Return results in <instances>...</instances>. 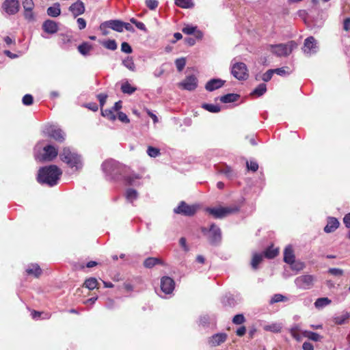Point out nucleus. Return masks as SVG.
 <instances>
[{"mask_svg":"<svg viewBox=\"0 0 350 350\" xmlns=\"http://www.w3.org/2000/svg\"><path fill=\"white\" fill-rule=\"evenodd\" d=\"M28 275H33L35 278H39L42 274V269L37 264H32L26 269Z\"/></svg>","mask_w":350,"mask_h":350,"instance_id":"393cba45","label":"nucleus"},{"mask_svg":"<svg viewBox=\"0 0 350 350\" xmlns=\"http://www.w3.org/2000/svg\"><path fill=\"white\" fill-rule=\"evenodd\" d=\"M202 108L211 113H218L221 111V107L218 105L203 103Z\"/></svg>","mask_w":350,"mask_h":350,"instance_id":"c9c22d12","label":"nucleus"},{"mask_svg":"<svg viewBox=\"0 0 350 350\" xmlns=\"http://www.w3.org/2000/svg\"><path fill=\"white\" fill-rule=\"evenodd\" d=\"M125 197L129 202H133L138 197L137 191L133 189H128L126 191Z\"/></svg>","mask_w":350,"mask_h":350,"instance_id":"f704fd0d","label":"nucleus"},{"mask_svg":"<svg viewBox=\"0 0 350 350\" xmlns=\"http://www.w3.org/2000/svg\"><path fill=\"white\" fill-rule=\"evenodd\" d=\"M225 82V81L220 79H211L206 83L205 89L209 92L214 91L221 88L224 85Z\"/></svg>","mask_w":350,"mask_h":350,"instance_id":"dca6fc26","label":"nucleus"},{"mask_svg":"<svg viewBox=\"0 0 350 350\" xmlns=\"http://www.w3.org/2000/svg\"><path fill=\"white\" fill-rule=\"evenodd\" d=\"M24 17L29 21H34L35 17L33 12V10H24Z\"/></svg>","mask_w":350,"mask_h":350,"instance_id":"13d9d810","label":"nucleus"},{"mask_svg":"<svg viewBox=\"0 0 350 350\" xmlns=\"http://www.w3.org/2000/svg\"><path fill=\"white\" fill-rule=\"evenodd\" d=\"M262 254L258 253L254 254L251 261V266L252 269H257L259 264L262 261Z\"/></svg>","mask_w":350,"mask_h":350,"instance_id":"c756f323","label":"nucleus"},{"mask_svg":"<svg viewBox=\"0 0 350 350\" xmlns=\"http://www.w3.org/2000/svg\"><path fill=\"white\" fill-rule=\"evenodd\" d=\"M342 29L347 32L350 31V17L344 19L342 23Z\"/></svg>","mask_w":350,"mask_h":350,"instance_id":"774afa93","label":"nucleus"},{"mask_svg":"<svg viewBox=\"0 0 350 350\" xmlns=\"http://www.w3.org/2000/svg\"><path fill=\"white\" fill-rule=\"evenodd\" d=\"M316 47V40L314 37L310 36L304 41L305 51L310 52Z\"/></svg>","mask_w":350,"mask_h":350,"instance_id":"c85d7f7f","label":"nucleus"},{"mask_svg":"<svg viewBox=\"0 0 350 350\" xmlns=\"http://www.w3.org/2000/svg\"><path fill=\"white\" fill-rule=\"evenodd\" d=\"M92 45L88 42H84L78 46L79 52L83 55H87L92 50Z\"/></svg>","mask_w":350,"mask_h":350,"instance_id":"bb28decb","label":"nucleus"},{"mask_svg":"<svg viewBox=\"0 0 350 350\" xmlns=\"http://www.w3.org/2000/svg\"><path fill=\"white\" fill-rule=\"evenodd\" d=\"M267 91V86L265 83L259 84L252 92V96H260Z\"/></svg>","mask_w":350,"mask_h":350,"instance_id":"473e14b6","label":"nucleus"},{"mask_svg":"<svg viewBox=\"0 0 350 350\" xmlns=\"http://www.w3.org/2000/svg\"><path fill=\"white\" fill-rule=\"evenodd\" d=\"M42 29L44 32L49 34H54L59 30L58 24L53 20H46L42 25Z\"/></svg>","mask_w":350,"mask_h":350,"instance_id":"4468645a","label":"nucleus"},{"mask_svg":"<svg viewBox=\"0 0 350 350\" xmlns=\"http://www.w3.org/2000/svg\"><path fill=\"white\" fill-rule=\"evenodd\" d=\"M122 64L125 67H126L131 71H134L135 69V66L133 59L131 57H127L125 59L122 61Z\"/></svg>","mask_w":350,"mask_h":350,"instance_id":"a19ab883","label":"nucleus"},{"mask_svg":"<svg viewBox=\"0 0 350 350\" xmlns=\"http://www.w3.org/2000/svg\"><path fill=\"white\" fill-rule=\"evenodd\" d=\"M239 98V94L230 93L219 97V99L223 103H230L237 101Z\"/></svg>","mask_w":350,"mask_h":350,"instance_id":"b1692460","label":"nucleus"},{"mask_svg":"<svg viewBox=\"0 0 350 350\" xmlns=\"http://www.w3.org/2000/svg\"><path fill=\"white\" fill-rule=\"evenodd\" d=\"M273 75V72L272 71V69H269L262 75V80L265 82H267L271 80Z\"/></svg>","mask_w":350,"mask_h":350,"instance_id":"e2e57ef3","label":"nucleus"},{"mask_svg":"<svg viewBox=\"0 0 350 350\" xmlns=\"http://www.w3.org/2000/svg\"><path fill=\"white\" fill-rule=\"evenodd\" d=\"M175 4L182 8H191L194 5L192 0H176Z\"/></svg>","mask_w":350,"mask_h":350,"instance_id":"e433bc0d","label":"nucleus"},{"mask_svg":"<svg viewBox=\"0 0 350 350\" xmlns=\"http://www.w3.org/2000/svg\"><path fill=\"white\" fill-rule=\"evenodd\" d=\"M175 287L174 280L169 276H163L161 279V289L165 294H171Z\"/></svg>","mask_w":350,"mask_h":350,"instance_id":"f8f14e48","label":"nucleus"},{"mask_svg":"<svg viewBox=\"0 0 350 350\" xmlns=\"http://www.w3.org/2000/svg\"><path fill=\"white\" fill-rule=\"evenodd\" d=\"M22 101L25 105H31L33 104V98L32 95L27 94L23 97Z\"/></svg>","mask_w":350,"mask_h":350,"instance_id":"4d7b16f0","label":"nucleus"},{"mask_svg":"<svg viewBox=\"0 0 350 350\" xmlns=\"http://www.w3.org/2000/svg\"><path fill=\"white\" fill-rule=\"evenodd\" d=\"M231 73L238 80H245L249 76L247 66L243 62L234 64L232 67Z\"/></svg>","mask_w":350,"mask_h":350,"instance_id":"423d86ee","label":"nucleus"},{"mask_svg":"<svg viewBox=\"0 0 350 350\" xmlns=\"http://www.w3.org/2000/svg\"><path fill=\"white\" fill-rule=\"evenodd\" d=\"M303 336L309 340H313V341H320L323 336L319 335V334L316 332H313L311 331H304L303 332Z\"/></svg>","mask_w":350,"mask_h":350,"instance_id":"2f4dec72","label":"nucleus"},{"mask_svg":"<svg viewBox=\"0 0 350 350\" xmlns=\"http://www.w3.org/2000/svg\"><path fill=\"white\" fill-rule=\"evenodd\" d=\"M288 301V297L284 296L281 294H275L271 299L269 304H273L275 303H278L280 301Z\"/></svg>","mask_w":350,"mask_h":350,"instance_id":"37998d69","label":"nucleus"},{"mask_svg":"<svg viewBox=\"0 0 350 350\" xmlns=\"http://www.w3.org/2000/svg\"><path fill=\"white\" fill-rule=\"evenodd\" d=\"M279 254V249L271 245L267 247L264 252V256L268 259H273L276 257Z\"/></svg>","mask_w":350,"mask_h":350,"instance_id":"a878e982","label":"nucleus"},{"mask_svg":"<svg viewBox=\"0 0 350 350\" xmlns=\"http://www.w3.org/2000/svg\"><path fill=\"white\" fill-rule=\"evenodd\" d=\"M272 71L273 74H277L280 76H285L290 74L289 68L288 66L272 69Z\"/></svg>","mask_w":350,"mask_h":350,"instance_id":"a18cd8bd","label":"nucleus"},{"mask_svg":"<svg viewBox=\"0 0 350 350\" xmlns=\"http://www.w3.org/2000/svg\"><path fill=\"white\" fill-rule=\"evenodd\" d=\"M215 167L218 173L224 174L226 178L229 179H232L236 176V174L231 168V167L225 163L217 165Z\"/></svg>","mask_w":350,"mask_h":350,"instance_id":"ddd939ff","label":"nucleus"},{"mask_svg":"<svg viewBox=\"0 0 350 350\" xmlns=\"http://www.w3.org/2000/svg\"><path fill=\"white\" fill-rule=\"evenodd\" d=\"M349 317V314L347 313L345 314L336 317L334 319V321L337 325H342L345 323L346 320Z\"/></svg>","mask_w":350,"mask_h":350,"instance_id":"09e8293b","label":"nucleus"},{"mask_svg":"<svg viewBox=\"0 0 350 350\" xmlns=\"http://www.w3.org/2000/svg\"><path fill=\"white\" fill-rule=\"evenodd\" d=\"M49 136L55 141L62 143L65 140V134L61 129L52 130Z\"/></svg>","mask_w":350,"mask_h":350,"instance_id":"5701e85b","label":"nucleus"},{"mask_svg":"<svg viewBox=\"0 0 350 350\" xmlns=\"http://www.w3.org/2000/svg\"><path fill=\"white\" fill-rule=\"evenodd\" d=\"M116 162L113 160L105 161L103 165V170L107 173H111L113 171L114 167L116 165Z\"/></svg>","mask_w":350,"mask_h":350,"instance_id":"7c9ffc66","label":"nucleus"},{"mask_svg":"<svg viewBox=\"0 0 350 350\" xmlns=\"http://www.w3.org/2000/svg\"><path fill=\"white\" fill-rule=\"evenodd\" d=\"M246 165L247 169L253 172H256L258 169V164L254 161H247Z\"/></svg>","mask_w":350,"mask_h":350,"instance_id":"5fc2aeb1","label":"nucleus"},{"mask_svg":"<svg viewBox=\"0 0 350 350\" xmlns=\"http://www.w3.org/2000/svg\"><path fill=\"white\" fill-rule=\"evenodd\" d=\"M44 151L43 158L44 160L47 161H52L56 158L58 154L57 150L51 145L44 146Z\"/></svg>","mask_w":350,"mask_h":350,"instance_id":"f3484780","label":"nucleus"},{"mask_svg":"<svg viewBox=\"0 0 350 350\" xmlns=\"http://www.w3.org/2000/svg\"><path fill=\"white\" fill-rule=\"evenodd\" d=\"M42 314H44V316L42 317L43 319H49L51 317V314L49 313H44L43 312H39L35 310H32L31 312V317L34 320L41 318Z\"/></svg>","mask_w":350,"mask_h":350,"instance_id":"4c0bfd02","label":"nucleus"},{"mask_svg":"<svg viewBox=\"0 0 350 350\" xmlns=\"http://www.w3.org/2000/svg\"><path fill=\"white\" fill-rule=\"evenodd\" d=\"M198 208V206L196 204L189 205L185 201H181L178 206L174 209V212L184 216L191 217L196 213Z\"/></svg>","mask_w":350,"mask_h":350,"instance_id":"39448f33","label":"nucleus"},{"mask_svg":"<svg viewBox=\"0 0 350 350\" xmlns=\"http://www.w3.org/2000/svg\"><path fill=\"white\" fill-rule=\"evenodd\" d=\"M331 303V300L327 297L318 298L314 302L316 308H323L325 306L329 305Z\"/></svg>","mask_w":350,"mask_h":350,"instance_id":"58836bf2","label":"nucleus"},{"mask_svg":"<svg viewBox=\"0 0 350 350\" xmlns=\"http://www.w3.org/2000/svg\"><path fill=\"white\" fill-rule=\"evenodd\" d=\"M130 22L131 23L134 24L136 26V27L138 28L139 29L144 31H147V29H146L145 25L142 22L138 21L134 18H131L130 19Z\"/></svg>","mask_w":350,"mask_h":350,"instance_id":"603ef678","label":"nucleus"},{"mask_svg":"<svg viewBox=\"0 0 350 350\" xmlns=\"http://www.w3.org/2000/svg\"><path fill=\"white\" fill-rule=\"evenodd\" d=\"M265 329L266 331H270V332H272L273 333H279L282 330V327L278 323H273V324H271V325H266L265 327Z\"/></svg>","mask_w":350,"mask_h":350,"instance_id":"79ce46f5","label":"nucleus"},{"mask_svg":"<svg viewBox=\"0 0 350 350\" xmlns=\"http://www.w3.org/2000/svg\"><path fill=\"white\" fill-rule=\"evenodd\" d=\"M328 273L332 275L341 276L343 275V270L339 268H330Z\"/></svg>","mask_w":350,"mask_h":350,"instance_id":"052dcab7","label":"nucleus"},{"mask_svg":"<svg viewBox=\"0 0 350 350\" xmlns=\"http://www.w3.org/2000/svg\"><path fill=\"white\" fill-rule=\"evenodd\" d=\"M147 153L151 157H157L160 154V150L152 146H148Z\"/></svg>","mask_w":350,"mask_h":350,"instance_id":"8fccbe9b","label":"nucleus"},{"mask_svg":"<svg viewBox=\"0 0 350 350\" xmlns=\"http://www.w3.org/2000/svg\"><path fill=\"white\" fill-rule=\"evenodd\" d=\"M98 282L95 278H90L85 280L83 286L88 288L89 290H94L98 286Z\"/></svg>","mask_w":350,"mask_h":350,"instance_id":"72a5a7b5","label":"nucleus"},{"mask_svg":"<svg viewBox=\"0 0 350 350\" xmlns=\"http://www.w3.org/2000/svg\"><path fill=\"white\" fill-rule=\"evenodd\" d=\"M227 337L225 333L215 334L211 337L209 342L213 347L219 346L226 340Z\"/></svg>","mask_w":350,"mask_h":350,"instance_id":"a211bd4d","label":"nucleus"},{"mask_svg":"<svg viewBox=\"0 0 350 350\" xmlns=\"http://www.w3.org/2000/svg\"><path fill=\"white\" fill-rule=\"evenodd\" d=\"M293 42L289 44H269L271 51L278 57L288 56L293 51Z\"/></svg>","mask_w":350,"mask_h":350,"instance_id":"20e7f679","label":"nucleus"},{"mask_svg":"<svg viewBox=\"0 0 350 350\" xmlns=\"http://www.w3.org/2000/svg\"><path fill=\"white\" fill-rule=\"evenodd\" d=\"M294 260H295V256L293 248L292 245H288L284 250V261L289 265L291 262H293Z\"/></svg>","mask_w":350,"mask_h":350,"instance_id":"aec40b11","label":"nucleus"},{"mask_svg":"<svg viewBox=\"0 0 350 350\" xmlns=\"http://www.w3.org/2000/svg\"><path fill=\"white\" fill-rule=\"evenodd\" d=\"M290 333L293 338L296 340L299 341L301 340L300 335L299 334V330L297 327L291 328L290 330Z\"/></svg>","mask_w":350,"mask_h":350,"instance_id":"0e129e2a","label":"nucleus"},{"mask_svg":"<svg viewBox=\"0 0 350 350\" xmlns=\"http://www.w3.org/2000/svg\"><path fill=\"white\" fill-rule=\"evenodd\" d=\"M121 90L124 94H131L136 90V88L133 87L129 83L126 82L122 85Z\"/></svg>","mask_w":350,"mask_h":350,"instance_id":"ea45409f","label":"nucleus"},{"mask_svg":"<svg viewBox=\"0 0 350 350\" xmlns=\"http://www.w3.org/2000/svg\"><path fill=\"white\" fill-rule=\"evenodd\" d=\"M103 45L107 49L114 51L117 49V44L114 40H108L103 43Z\"/></svg>","mask_w":350,"mask_h":350,"instance_id":"de8ad7c7","label":"nucleus"},{"mask_svg":"<svg viewBox=\"0 0 350 350\" xmlns=\"http://www.w3.org/2000/svg\"><path fill=\"white\" fill-rule=\"evenodd\" d=\"M101 114L103 117L107 118L109 120H115L116 118L113 109L103 110L101 109Z\"/></svg>","mask_w":350,"mask_h":350,"instance_id":"c03bdc74","label":"nucleus"},{"mask_svg":"<svg viewBox=\"0 0 350 350\" xmlns=\"http://www.w3.org/2000/svg\"><path fill=\"white\" fill-rule=\"evenodd\" d=\"M101 30H105L107 28H110L114 31L122 32L124 29V22L119 20H111L105 21L100 25Z\"/></svg>","mask_w":350,"mask_h":350,"instance_id":"9b49d317","label":"nucleus"},{"mask_svg":"<svg viewBox=\"0 0 350 350\" xmlns=\"http://www.w3.org/2000/svg\"><path fill=\"white\" fill-rule=\"evenodd\" d=\"M98 265V262H96V261H94V260H91L90 262H88L86 265L85 266L83 264H79L77 267V268L79 269H83L85 267H88V268H92L93 267H95Z\"/></svg>","mask_w":350,"mask_h":350,"instance_id":"338daca9","label":"nucleus"},{"mask_svg":"<svg viewBox=\"0 0 350 350\" xmlns=\"http://www.w3.org/2000/svg\"><path fill=\"white\" fill-rule=\"evenodd\" d=\"M206 211L215 219H221L228 215L238 213L239 211V207L238 206L208 207L206 208Z\"/></svg>","mask_w":350,"mask_h":350,"instance_id":"f03ea898","label":"nucleus"},{"mask_svg":"<svg viewBox=\"0 0 350 350\" xmlns=\"http://www.w3.org/2000/svg\"><path fill=\"white\" fill-rule=\"evenodd\" d=\"M178 85L182 90L193 91L198 86V80L194 75H190L179 83Z\"/></svg>","mask_w":350,"mask_h":350,"instance_id":"1a4fd4ad","label":"nucleus"},{"mask_svg":"<svg viewBox=\"0 0 350 350\" xmlns=\"http://www.w3.org/2000/svg\"><path fill=\"white\" fill-rule=\"evenodd\" d=\"M85 8L84 3L79 0L77 2L72 3L69 7V11L72 12L75 17H77L85 12Z\"/></svg>","mask_w":350,"mask_h":350,"instance_id":"2eb2a0df","label":"nucleus"},{"mask_svg":"<svg viewBox=\"0 0 350 350\" xmlns=\"http://www.w3.org/2000/svg\"><path fill=\"white\" fill-rule=\"evenodd\" d=\"M289 265L292 270H295L297 271L302 270L305 267L304 262L301 261H296L295 260H293V262H291Z\"/></svg>","mask_w":350,"mask_h":350,"instance_id":"49530a36","label":"nucleus"},{"mask_svg":"<svg viewBox=\"0 0 350 350\" xmlns=\"http://www.w3.org/2000/svg\"><path fill=\"white\" fill-rule=\"evenodd\" d=\"M157 265H165L163 260L159 258L148 257L144 261V266L148 269H151Z\"/></svg>","mask_w":350,"mask_h":350,"instance_id":"412c9836","label":"nucleus"},{"mask_svg":"<svg viewBox=\"0 0 350 350\" xmlns=\"http://www.w3.org/2000/svg\"><path fill=\"white\" fill-rule=\"evenodd\" d=\"M60 157L62 161L67 163L70 167H77L81 163L80 157L77 154L72 152L69 148L63 149Z\"/></svg>","mask_w":350,"mask_h":350,"instance_id":"7ed1b4c3","label":"nucleus"},{"mask_svg":"<svg viewBox=\"0 0 350 350\" xmlns=\"http://www.w3.org/2000/svg\"><path fill=\"white\" fill-rule=\"evenodd\" d=\"M340 223L336 217H329L327 224L324 228V231L327 233L334 232L338 227Z\"/></svg>","mask_w":350,"mask_h":350,"instance_id":"6ab92c4d","label":"nucleus"},{"mask_svg":"<svg viewBox=\"0 0 350 350\" xmlns=\"http://www.w3.org/2000/svg\"><path fill=\"white\" fill-rule=\"evenodd\" d=\"M47 14L51 17H57L61 14L60 5L59 3L54 4L53 6L48 8Z\"/></svg>","mask_w":350,"mask_h":350,"instance_id":"cd10ccee","label":"nucleus"},{"mask_svg":"<svg viewBox=\"0 0 350 350\" xmlns=\"http://www.w3.org/2000/svg\"><path fill=\"white\" fill-rule=\"evenodd\" d=\"M314 277L312 275H304L296 278L295 283L301 288L309 289L313 286Z\"/></svg>","mask_w":350,"mask_h":350,"instance_id":"6e6552de","label":"nucleus"},{"mask_svg":"<svg viewBox=\"0 0 350 350\" xmlns=\"http://www.w3.org/2000/svg\"><path fill=\"white\" fill-rule=\"evenodd\" d=\"M121 51L126 53H131L133 51L131 46L126 42L122 43Z\"/></svg>","mask_w":350,"mask_h":350,"instance_id":"680f3d73","label":"nucleus"},{"mask_svg":"<svg viewBox=\"0 0 350 350\" xmlns=\"http://www.w3.org/2000/svg\"><path fill=\"white\" fill-rule=\"evenodd\" d=\"M2 8L7 14L14 15L19 11L20 3L18 0H5Z\"/></svg>","mask_w":350,"mask_h":350,"instance_id":"9d476101","label":"nucleus"},{"mask_svg":"<svg viewBox=\"0 0 350 350\" xmlns=\"http://www.w3.org/2000/svg\"><path fill=\"white\" fill-rule=\"evenodd\" d=\"M208 240L212 245H217L221 241V230L215 224H212L208 229Z\"/></svg>","mask_w":350,"mask_h":350,"instance_id":"0eeeda50","label":"nucleus"},{"mask_svg":"<svg viewBox=\"0 0 350 350\" xmlns=\"http://www.w3.org/2000/svg\"><path fill=\"white\" fill-rule=\"evenodd\" d=\"M146 5L150 10H153L157 8L159 3L157 0H146Z\"/></svg>","mask_w":350,"mask_h":350,"instance_id":"bf43d9fd","label":"nucleus"},{"mask_svg":"<svg viewBox=\"0 0 350 350\" xmlns=\"http://www.w3.org/2000/svg\"><path fill=\"white\" fill-rule=\"evenodd\" d=\"M22 4L24 10H33L34 3L33 0H23Z\"/></svg>","mask_w":350,"mask_h":350,"instance_id":"6e6d98bb","label":"nucleus"},{"mask_svg":"<svg viewBox=\"0 0 350 350\" xmlns=\"http://www.w3.org/2000/svg\"><path fill=\"white\" fill-rule=\"evenodd\" d=\"M62 174V170L57 165H50L39 170L37 180L41 184L53 187L57 185Z\"/></svg>","mask_w":350,"mask_h":350,"instance_id":"f257e3e1","label":"nucleus"},{"mask_svg":"<svg viewBox=\"0 0 350 350\" xmlns=\"http://www.w3.org/2000/svg\"><path fill=\"white\" fill-rule=\"evenodd\" d=\"M176 68L178 71H182L185 66L186 61L185 58H179L175 61Z\"/></svg>","mask_w":350,"mask_h":350,"instance_id":"864d4df0","label":"nucleus"},{"mask_svg":"<svg viewBox=\"0 0 350 350\" xmlns=\"http://www.w3.org/2000/svg\"><path fill=\"white\" fill-rule=\"evenodd\" d=\"M97 98L99 100L100 108L103 109V107L106 102L107 95L105 94H99L97 95Z\"/></svg>","mask_w":350,"mask_h":350,"instance_id":"69168bd1","label":"nucleus"},{"mask_svg":"<svg viewBox=\"0 0 350 350\" xmlns=\"http://www.w3.org/2000/svg\"><path fill=\"white\" fill-rule=\"evenodd\" d=\"M182 31L185 34L191 35L195 34V36L198 39H201L203 36V33L201 31L197 30V27L191 25H187L182 29Z\"/></svg>","mask_w":350,"mask_h":350,"instance_id":"4be33fe9","label":"nucleus"},{"mask_svg":"<svg viewBox=\"0 0 350 350\" xmlns=\"http://www.w3.org/2000/svg\"><path fill=\"white\" fill-rule=\"evenodd\" d=\"M245 321V318L242 314H236L232 319V323L236 325H241Z\"/></svg>","mask_w":350,"mask_h":350,"instance_id":"3c124183","label":"nucleus"}]
</instances>
